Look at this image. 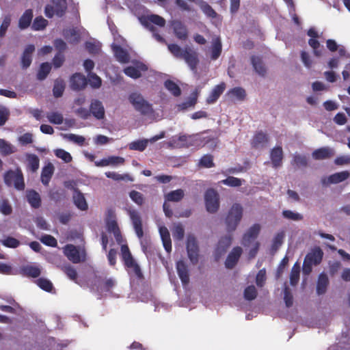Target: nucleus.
<instances>
[{
    "label": "nucleus",
    "mask_w": 350,
    "mask_h": 350,
    "mask_svg": "<svg viewBox=\"0 0 350 350\" xmlns=\"http://www.w3.org/2000/svg\"><path fill=\"white\" fill-rule=\"evenodd\" d=\"M167 48L175 57L184 59L191 70H196L199 59L196 51L189 46L182 49L176 44H168Z\"/></svg>",
    "instance_id": "f257e3e1"
},
{
    "label": "nucleus",
    "mask_w": 350,
    "mask_h": 350,
    "mask_svg": "<svg viewBox=\"0 0 350 350\" xmlns=\"http://www.w3.org/2000/svg\"><path fill=\"white\" fill-rule=\"evenodd\" d=\"M128 214L132 221L135 232L137 237L140 239L142 249L143 252L146 253L150 246V239L147 237H144L141 216L137 211L132 208L128 210Z\"/></svg>",
    "instance_id": "f03ea898"
},
{
    "label": "nucleus",
    "mask_w": 350,
    "mask_h": 350,
    "mask_svg": "<svg viewBox=\"0 0 350 350\" xmlns=\"http://www.w3.org/2000/svg\"><path fill=\"white\" fill-rule=\"evenodd\" d=\"M120 251L122 260L128 273L133 274L139 279L142 278L143 273L141 268L133 257L129 246L126 244L122 245Z\"/></svg>",
    "instance_id": "7ed1b4c3"
},
{
    "label": "nucleus",
    "mask_w": 350,
    "mask_h": 350,
    "mask_svg": "<svg viewBox=\"0 0 350 350\" xmlns=\"http://www.w3.org/2000/svg\"><path fill=\"white\" fill-rule=\"evenodd\" d=\"M128 99L135 111L139 112L141 115L148 116L154 112L152 105L146 100L140 93L132 92L129 94Z\"/></svg>",
    "instance_id": "20e7f679"
},
{
    "label": "nucleus",
    "mask_w": 350,
    "mask_h": 350,
    "mask_svg": "<svg viewBox=\"0 0 350 350\" xmlns=\"http://www.w3.org/2000/svg\"><path fill=\"white\" fill-rule=\"evenodd\" d=\"M242 216L243 207L239 204H234L229 210L225 219L226 230L228 232H231L236 230L238 224L241 220Z\"/></svg>",
    "instance_id": "39448f33"
},
{
    "label": "nucleus",
    "mask_w": 350,
    "mask_h": 350,
    "mask_svg": "<svg viewBox=\"0 0 350 350\" xmlns=\"http://www.w3.org/2000/svg\"><path fill=\"white\" fill-rule=\"evenodd\" d=\"M68 3L66 0H51V3L46 5L44 14L51 18L54 16L62 17L66 12Z\"/></svg>",
    "instance_id": "423d86ee"
},
{
    "label": "nucleus",
    "mask_w": 350,
    "mask_h": 350,
    "mask_svg": "<svg viewBox=\"0 0 350 350\" xmlns=\"http://www.w3.org/2000/svg\"><path fill=\"white\" fill-rule=\"evenodd\" d=\"M4 182L6 185L10 187L14 186V188L18 191H23L25 189V185L24 178L21 170H8L4 175Z\"/></svg>",
    "instance_id": "0eeeda50"
},
{
    "label": "nucleus",
    "mask_w": 350,
    "mask_h": 350,
    "mask_svg": "<svg viewBox=\"0 0 350 350\" xmlns=\"http://www.w3.org/2000/svg\"><path fill=\"white\" fill-rule=\"evenodd\" d=\"M204 200L206 208L211 213H216L219 207L218 193L213 189H208L205 192Z\"/></svg>",
    "instance_id": "6e6552de"
},
{
    "label": "nucleus",
    "mask_w": 350,
    "mask_h": 350,
    "mask_svg": "<svg viewBox=\"0 0 350 350\" xmlns=\"http://www.w3.org/2000/svg\"><path fill=\"white\" fill-rule=\"evenodd\" d=\"M140 22L144 27L152 32H154L156 30V28L153 25H156L160 27H163L166 24L165 20L157 14H150L146 16H142L140 18Z\"/></svg>",
    "instance_id": "1a4fd4ad"
},
{
    "label": "nucleus",
    "mask_w": 350,
    "mask_h": 350,
    "mask_svg": "<svg viewBox=\"0 0 350 350\" xmlns=\"http://www.w3.org/2000/svg\"><path fill=\"white\" fill-rule=\"evenodd\" d=\"M187 251L191 262L196 264L198 261L199 247L196 239L193 234H189L187 237Z\"/></svg>",
    "instance_id": "9d476101"
},
{
    "label": "nucleus",
    "mask_w": 350,
    "mask_h": 350,
    "mask_svg": "<svg viewBox=\"0 0 350 350\" xmlns=\"http://www.w3.org/2000/svg\"><path fill=\"white\" fill-rule=\"evenodd\" d=\"M260 230V226L255 224L251 226L243 237L242 244L244 247H249L252 241L258 237Z\"/></svg>",
    "instance_id": "9b49d317"
},
{
    "label": "nucleus",
    "mask_w": 350,
    "mask_h": 350,
    "mask_svg": "<svg viewBox=\"0 0 350 350\" xmlns=\"http://www.w3.org/2000/svg\"><path fill=\"white\" fill-rule=\"evenodd\" d=\"M148 70V67L146 65L142 63H137L135 66H129L124 68V73L132 78V79H139L142 77V72L146 71Z\"/></svg>",
    "instance_id": "f8f14e48"
},
{
    "label": "nucleus",
    "mask_w": 350,
    "mask_h": 350,
    "mask_svg": "<svg viewBox=\"0 0 350 350\" xmlns=\"http://www.w3.org/2000/svg\"><path fill=\"white\" fill-rule=\"evenodd\" d=\"M70 82L71 89L76 91L84 89L88 83L86 77L79 72L72 75Z\"/></svg>",
    "instance_id": "ddd939ff"
},
{
    "label": "nucleus",
    "mask_w": 350,
    "mask_h": 350,
    "mask_svg": "<svg viewBox=\"0 0 350 350\" xmlns=\"http://www.w3.org/2000/svg\"><path fill=\"white\" fill-rule=\"evenodd\" d=\"M241 247L237 246L234 247L232 251L228 254L226 260L225 261V266L228 269H232L237 264L241 254Z\"/></svg>",
    "instance_id": "4468645a"
},
{
    "label": "nucleus",
    "mask_w": 350,
    "mask_h": 350,
    "mask_svg": "<svg viewBox=\"0 0 350 350\" xmlns=\"http://www.w3.org/2000/svg\"><path fill=\"white\" fill-rule=\"evenodd\" d=\"M232 238L230 235L221 237L215 248V257L219 258L223 256L230 246Z\"/></svg>",
    "instance_id": "2eb2a0df"
},
{
    "label": "nucleus",
    "mask_w": 350,
    "mask_h": 350,
    "mask_svg": "<svg viewBox=\"0 0 350 350\" xmlns=\"http://www.w3.org/2000/svg\"><path fill=\"white\" fill-rule=\"evenodd\" d=\"M349 176L350 173L348 171H342L332 174L327 178H323L321 180V182L324 185L336 184L345 180L349 177Z\"/></svg>",
    "instance_id": "dca6fc26"
},
{
    "label": "nucleus",
    "mask_w": 350,
    "mask_h": 350,
    "mask_svg": "<svg viewBox=\"0 0 350 350\" xmlns=\"http://www.w3.org/2000/svg\"><path fill=\"white\" fill-rule=\"evenodd\" d=\"M90 113L97 120H103L105 118V111L102 102L97 99H93L90 105Z\"/></svg>",
    "instance_id": "f3484780"
},
{
    "label": "nucleus",
    "mask_w": 350,
    "mask_h": 350,
    "mask_svg": "<svg viewBox=\"0 0 350 350\" xmlns=\"http://www.w3.org/2000/svg\"><path fill=\"white\" fill-rule=\"evenodd\" d=\"M172 26L176 37L181 40H185L188 38V30L184 23L180 21H174Z\"/></svg>",
    "instance_id": "a211bd4d"
},
{
    "label": "nucleus",
    "mask_w": 350,
    "mask_h": 350,
    "mask_svg": "<svg viewBox=\"0 0 350 350\" xmlns=\"http://www.w3.org/2000/svg\"><path fill=\"white\" fill-rule=\"evenodd\" d=\"M64 253L68 259L73 263H79L81 261L79 251L72 244L65 246Z\"/></svg>",
    "instance_id": "6ab92c4d"
},
{
    "label": "nucleus",
    "mask_w": 350,
    "mask_h": 350,
    "mask_svg": "<svg viewBox=\"0 0 350 350\" xmlns=\"http://www.w3.org/2000/svg\"><path fill=\"white\" fill-rule=\"evenodd\" d=\"M35 51V46L33 44L27 45L21 56V67L25 70L29 68L32 62V54Z\"/></svg>",
    "instance_id": "aec40b11"
},
{
    "label": "nucleus",
    "mask_w": 350,
    "mask_h": 350,
    "mask_svg": "<svg viewBox=\"0 0 350 350\" xmlns=\"http://www.w3.org/2000/svg\"><path fill=\"white\" fill-rule=\"evenodd\" d=\"M112 50L116 59L120 63L126 64L130 60V55L128 51L118 44L112 45Z\"/></svg>",
    "instance_id": "412c9836"
},
{
    "label": "nucleus",
    "mask_w": 350,
    "mask_h": 350,
    "mask_svg": "<svg viewBox=\"0 0 350 350\" xmlns=\"http://www.w3.org/2000/svg\"><path fill=\"white\" fill-rule=\"evenodd\" d=\"M323 256L322 250L319 247H316L306 254L305 259L316 266L321 262Z\"/></svg>",
    "instance_id": "4be33fe9"
},
{
    "label": "nucleus",
    "mask_w": 350,
    "mask_h": 350,
    "mask_svg": "<svg viewBox=\"0 0 350 350\" xmlns=\"http://www.w3.org/2000/svg\"><path fill=\"white\" fill-rule=\"evenodd\" d=\"M245 90L241 87H236L229 90L226 94V96L232 102L235 100L243 101L246 97Z\"/></svg>",
    "instance_id": "5701e85b"
},
{
    "label": "nucleus",
    "mask_w": 350,
    "mask_h": 350,
    "mask_svg": "<svg viewBox=\"0 0 350 350\" xmlns=\"http://www.w3.org/2000/svg\"><path fill=\"white\" fill-rule=\"evenodd\" d=\"M270 159L274 168L282 165L283 159V150L281 146L274 147L270 152Z\"/></svg>",
    "instance_id": "b1692460"
},
{
    "label": "nucleus",
    "mask_w": 350,
    "mask_h": 350,
    "mask_svg": "<svg viewBox=\"0 0 350 350\" xmlns=\"http://www.w3.org/2000/svg\"><path fill=\"white\" fill-rule=\"evenodd\" d=\"M226 83L221 82L219 84L215 85L212 90L211 92L206 98L207 104H213L215 103L219 96L222 94L226 89Z\"/></svg>",
    "instance_id": "393cba45"
},
{
    "label": "nucleus",
    "mask_w": 350,
    "mask_h": 350,
    "mask_svg": "<svg viewBox=\"0 0 350 350\" xmlns=\"http://www.w3.org/2000/svg\"><path fill=\"white\" fill-rule=\"evenodd\" d=\"M190 136L187 135H180L179 136H174L168 142L169 146L173 148L188 147L191 144L189 142Z\"/></svg>",
    "instance_id": "a878e982"
},
{
    "label": "nucleus",
    "mask_w": 350,
    "mask_h": 350,
    "mask_svg": "<svg viewBox=\"0 0 350 350\" xmlns=\"http://www.w3.org/2000/svg\"><path fill=\"white\" fill-rule=\"evenodd\" d=\"M176 269L183 285H187L189 282V275L185 263L182 260L178 261L176 263Z\"/></svg>",
    "instance_id": "bb28decb"
},
{
    "label": "nucleus",
    "mask_w": 350,
    "mask_h": 350,
    "mask_svg": "<svg viewBox=\"0 0 350 350\" xmlns=\"http://www.w3.org/2000/svg\"><path fill=\"white\" fill-rule=\"evenodd\" d=\"M26 197L27 202L31 206L34 208H38L41 206V198L40 194L33 189L27 191Z\"/></svg>",
    "instance_id": "cd10ccee"
},
{
    "label": "nucleus",
    "mask_w": 350,
    "mask_h": 350,
    "mask_svg": "<svg viewBox=\"0 0 350 350\" xmlns=\"http://www.w3.org/2000/svg\"><path fill=\"white\" fill-rule=\"evenodd\" d=\"M159 234L165 250L167 252H170L172 251V241L168 229L165 226H161Z\"/></svg>",
    "instance_id": "c85d7f7f"
},
{
    "label": "nucleus",
    "mask_w": 350,
    "mask_h": 350,
    "mask_svg": "<svg viewBox=\"0 0 350 350\" xmlns=\"http://www.w3.org/2000/svg\"><path fill=\"white\" fill-rule=\"evenodd\" d=\"M54 166L51 163H49L42 168L41 172V181L44 185L47 186L49 185L54 173Z\"/></svg>",
    "instance_id": "c756f323"
},
{
    "label": "nucleus",
    "mask_w": 350,
    "mask_h": 350,
    "mask_svg": "<svg viewBox=\"0 0 350 350\" xmlns=\"http://www.w3.org/2000/svg\"><path fill=\"white\" fill-rule=\"evenodd\" d=\"M33 14L31 9H28L25 11L18 21V27L21 29H27L32 21Z\"/></svg>",
    "instance_id": "7c9ffc66"
},
{
    "label": "nucleus",
    "mask_w": 350,
    "mask_h": 350,
    "mask_svg": "<svg viewBox=\"0 0 350 350\" xmlns=\"http://www.w3.org/2000/svg\"><path fill=\"white\" fill-rule=\"evenodd\" d=\"M211 58L216 60L220 56L222 51V44L219 37L214 38L212 41Z\"/></svg>",
    "instance_id": "2f4dec72"
},
{
    "label": "nucleus",
    "mask_w": 350,
    "mask_h": 350,
    "mask_svg": "<svg viewBox=\"0 0 350 350\" xmlns=\"http://www.w3.org/2000/svg\"><path fill=\"white\" fill-rule=\"evenodd\" d=\"M333 155L332 150L327 147L320 148L315 150L312 156L316 160H322L330 158Z\"/></svg>",
    "instance_id": "473e14b6"
},
{
    "label": "nucleus",
    "mask_w": 350,
    "mask_h": 350,
    "mask_svg": "<svg viewBox=\"0 0 350 350\" xmlns=\"http://www.w3.org/2000/svg\"><path fill=\"white\" fill-rule=\"evenodd\" d=\"M73 200L76 206L81 210L86 211L88 208V204L86 202L85 198L83 194L78 190L75 191L73 195Z\"/></svg>",
    "instance_id": "72a5a7b5"
},
{
    "label": "nucleus",
    "mask_w": 350,
    "mask_h": 350,
    "mask_svg": "<svg viewBox=\"0 0 350 350\" xmlns=\"http://www.w3.org/2000/svg\"><path fill=\"white\" fill-rule=\"evenodd\" d=\"M329 284V280L327 275L321 273L318 278L317 285V293L318 295H323L327 291V287Z\"/></svg>",
    "instance_id": "f704fd0d"
},
{
    "label": "nucleus",
    "mask_w": 350,
    "mask_h": 350,
    "mask_svg": "<svg viewBox=\"0 0 350 350\" xmlns=\"http://www.w3.org/2000/svg\"><path fill=\"white\" fill-rule=\"evenodd\" d=\"M252 64L255 71L260 76H265L266 74V68L260 57L253 55L251 57Z\"/></svg>",
    "instance_id": "c9c22d12"
},
{
    "label": "nucleus",
    "mask_w": 350,
    "mask_h": 350,
    "mask_svg": "<svg viewBox=\"0 0 350 350\" xmlns=\"http://www.w3.org/2000/svg\"><path fill=\"white\" fill-rule=\"evenodd\" d=\"M268 142V137L267 134L262 131L257 132L252 140V146L254 148H258Z\"/></svg>",
    "instance_id": "e433bc0d"
},
{
    "label": "nucleus",
    "mask_w": 350,
    "mask_h": 350,
    "mask_svg": "<svg viewBox=\"0 0 350 350\" xmlns=\"http://www.w3.org/2000/svg\"><path fill=\"white\" fill-rule=\"evenodd\" d=\"M184 191L178 189L169 192L165 196V199L167 202H180L184 197Z\"/></svg>",
    "instance_id": "4c0bfd02"
},
{
    "label": "nucleus",
    "mask_w": 350,
    "mask_h": 350,
    "mask_svg": "<svg viewBox=\"0 0 350 350\" xmlns=\"http://www.w3.org/2000/svg\"><path fill=\"white\" fill-rule=\"evenodd\" d=\"M164 86L174 96H179L181 94L180 87L170 79L165 81Z\"/></svg>",
    "instance_id": "58836bf2"
},
{
    "label": "nucleus",
    "mask_w": 350,
    "mask_h": 350,
    "mask_svg": "<svg viewBox=\"0 0 350 350\" xmlns=\"http://www.w3.org/2000/svg\"><path fill=\"white\" fill-rule=\"evenodd\" d=\"M23 273L28 277L36 278L41 273L40 269L37 266L27 265L23 268Z\"/></svg>",
    "instance_id": "ea45409f"
},
{
    "label": "nucleus",
    "mask_w": 350,
    "mask_h": 350,
    "mask_svg": "<svg viewBox=\"0 0 350 350\" xmlns=\"http://www.w3.org/2000/svg\"><path fill=\"white\" fill-rule=\"evenodd\" d=\"M299 273L300 266L298 262H295L292 267L290 274V283L292 286H295L297 284L299 280Z\"/></svg>",
    "instance_id": "a19ab883"
},
{
    "label": "nucleus",
    "mask_w": 350,
    "mask_h": 350,
    "mask_svg": "<svg viewBox=\"0 0 350 350\" xmlns=\"http://www.w3.org/2000/svg\"><path fill=\"white\" fill-rule=\"evenodd\" d=\"M172 235L175 240L182 241L185 236V229L182 224H174L172 228Z\"/></svg>",
    "instance_id": "79ce46f5"
},
{
    "label": "nucleus",
    "mask_w": 350,
    "mask_h": 350,
    "mask_svg": "<svg viewBox=\"0 0 350 350\" xmlns=\"http://www.w3.org/2000/svg\"><path fill=\"white\" fill-rule=\"evenodd\" d=\"M62 270L70 280L77 282L78 274L72 266L69 264L64 265L62 267Z\"/></svg>",
    "instance_id": "37998d69"
},
{
    "label": "nucleus",
    "mask_w": 350,
    "mask_h": 350,
    "mask_svg": "<svg viewBox=\"0 0 350 350\" xmlns=\"http://www.w3.org/2000/svg\"><path fill=\"white\" fill-rule=\"evenodd\" d=\"M51 70V66L48 62L41 64L38 72L37 73V78L39 80H44L46 78Z\"/></svg>",
    "instance_id": "c03bdc74"
},
{
    "label": "nucleus",
    "mask_w": 350,
    "mask_h": 350,
    "mask_svg": "<svg viewBox=\"0 0 350 350\" xmlns=\"http://www.w3.org/2000/svg\"><path fill=\"white\" fill-rule=\"evenodd\" d=\"M105 176L114 180H133V178L128 174H120L115 172H105Z\"/></svg>",
    "instance_id": "a18cd8bd"
},
{
    "label": "nucleus",
    "mask_w": 350,
    "mask_h": 350,
    "mask_svg": "<svg viewBox=\"0 0 350 350\" xmlns=\"http://www.w3.org/2000/svg\"><path fill=\"white\" fill-rule=\"evenodd\" d=\"M148 141L147 139H141L132 142L129 144V148L132 150L144 151L147 146Z\"/></svg>",
    "instance_id": "49530a36"
},
{
    "label": "nucleus",
    "mask_w": 350,
    "mask_h": 350,
    "mask_svg": "<svg viewBox=\"0 0 350 350\" xmlns=\"http://www.w3.org/2000/svg\"><path fill=\"white\" fill-rule=\"evenodd\" d=\"M47 25L48 21L40 16L35 18L31 28L35 31H40L44 29Z\"/></svg>",
    "instance_id": "de8ad7c7"
},
{
    "label": "nucleus",
    "mask_w": 350,
    "mask_h": 350,
    "mask_svg": "<svg viewBox=\"0 0 350 350\" xmlns=\"http://www.w3.org/2000/svg\"><path fill=\"white\" fill-rule=\"evenodd\" d=\"M65 89V83L63 80H56L53 88V93L55 97L59 98L63 95Z\"/></svg>",
    "instance_id": "09e8293b"
},
{
    "label": "nucleus",
    "mask_w": 350,
    "mask_h": 350,
    "mask_svg": "<svg viewBox=\"0 0 350 350\" xmlns=\"http://www.w3.org/2000/svg\"><path fill=\"white\" fill-rule=\"evenodd\" d=\"M14 152V147L5 139H0V153L3 156L9 155Z\"/></svg>",
    "instance_id": "8fccbe9b"
},
{
    "label": "nucleus",
    "mask_w": 350,
    "mask_h": 350,
    "mask_svg": "<svg viewBox=\"0 0 350 350\" xmlns=\"http://www.w3.org/2000/svg\"><path fill=\"white\" fill-rule=\"evenodd\" d=\"M36 283L41 289L46 292H51L53 289L52 282L48 279L40 278L36 281Z\"/></svg>",
    "instance_id": "3c124183"
},
{
    "label": "nucleus",
    "mask_w": 350,
    "mask_h": 350,
    "mask_svg": "<svg viewBox=\"0 0 350 350\" xmlns=\"http://www.w3.org/2000/svg\"><path fill=\"white\" fill-rule=\"evenodd\" d=\"M200 8L202 11L208 16L212 18H216L217 12L213 9V8L205 1H201L200 3Z\"/></svg>",
    "instance_id": "603ef678"
},
{
    "label": "nucleus",
    "mask_w": 350,
    "mask_h": 350,
    "mask_svg": "<svg viewBox=\"0 0 350 350\" xmlns=\"http://www.w3.org/2000/svg\"><path fill=\"white\" fill-rule=\"evenodd\" d=\"M27 161L28 167L32 172H36L39 168L40 161L37 155L29 154Z\"/></svg>",
    "instance_id": "864d4df0"
},
{
    "label": "nucleus",
    "mask_w": 350,
    "mask_h": 350,
    "mask_svg": "<svg viewBox=\"0 0 350 350\" xmlns=\"http://www.w3.org/2000/svg\"><path fill=\"white\" fill-rule=\"evenodd\" d=\"M282 216L285 219L292 221H301L304 219V217L301 214L293 212L290 210H284L282 211Z\"/></svg>",
    "instance_id": "5fc2aeb1"
},
{
    "label": "nucleus",
    "mask_w": 350,
    "mask_h": 350,
    "mask_svg": "<svg viewBox=\"0 0 350 350\" xmlns=\"http://www.w3.org/2000/svg\"><path fill=\"white\" fill-rule=\"evenodd\" d=\"M49 121L55 124H61L64 121V117L62 113L58 112H51L46 116Z\"/></svg>",
    "instance_id": "6e6d98bb"
},
{
    "label": "nucleus",
    "mask_w": 350,
    "mask_h": 350,
    "mask_svg": "<svg viewBox=\"0 0 350 350\" xmlns=\"http://www.w3.org/2000/svg\"><path fill=\"white\" fill-rule=\"evenodd\" d=\"M199 165L206 168L214 167L213 157L211 154L204 155L199 161Z\"/></svg>",
    "instance_id": "4d7b16f0"
},
{
    "label": "nucleus",
    "mask_w": 350,
    "mask_h": 350,
    "mask_svg": "<svg viewBox=\"0 0 350 350\" xmlns=\"http://www.w3.org/2000/svg\"><path fill=\"white\" fill-rule=\"evenodd\" d=\"M129 197L138 206H142L144 203V196L139 191L132 190L129 193Z\"/></svg>",
    "instance_id": "13d9d810"
},
{
    "label": "nucleus",
    "mask_w": 350,
    "mask_h": 350,
    "mask_svg": "<svg viewBox=\"0 0 350 350\" xmlns=\"http://www.w3.org/2000/svg\"><path fill=\"white\" fill-rule=\"evenodd\" d=\"M88 81L93 88H99L102 85V80L96 74L90 72L88 74Z\"/></svg>",
    "instance_id": "bf43d9fd"
},
{
    "label": "nucleus",
    "mask_w": 350,
    "mask_h": 350,
    "mask_svg": "<svg viewBox=\"0 0 350 350\" xmlns=\"http://www.w3.org/2000/svg\"><path fill=\"white\" fill-rule=\"evenodd\" d=\"M257 296V291L254 286H248L244 290V297L245 299L252 301L256 299Z\"/></svg>",
    "instance_id": "052dcab7"
},
{
    "label": "nucleus",
    "mask_w": 350,
    "mask_h": 350,
    "mask_svg": "<svg viewBox=\"0 0 350 350\" xmlns=\"http://www.w3.org/2000/svg\"><path fill=\"white\" fill-rule=\"evenodd\" d=\"M221 183L225 185L234 187H239L242 185V180L234 176H228L227 178L222 180Z\"/></svg>",
    "instance_id": "680f3d73"
},
{
    "label": "nucleus",
    "mask_w": 350,
    "mask_h": 350,
    "mask_svg": "<svg viewBox=\"0 0 350 350\" xmlns=\"http://www.w3.org/2000/svg\"><path fill=\"white\" fill-rule=\"evenodd\" d=\"M55 154L57 157L62 159L66 163H70L72 161V158L70 154L63 149L55 150Z\"/></svg>",
    "instance_id": "e2e57ef3"
},
{
    "label": "nucleus",
    "mask_w": 350,
    "mask_h": 350,
    "mask_svg": "<svg viewBox=\"0 0 350 350\" xmlns=\"http://www.w3.org/2000/svg\"><path fill=\"white\" fill-rule=\"evenodd\" d=\"M62 135L65 139L79 145H83L85 142V138L83 136L77 135L72 133L64 134Z\"/></svg>",
    "instance_id": "0e129e2a"
},
{
    "label": "nucleus",
    "mask_w": 350,
    "mask_h": 350,
    "mask_svg": "<svg viewBox=\"0 0 350 350\" xmlns=\"http://www.w3.org/2000/svg\"><path fill=\"white\" fill-rule=\"evenodd\" d=\"M40 241L43 244L47 246L56 247L57 245V241L55 238L49 234L42 236Z\"/></svg>",
    "instance_id": "69168bd1"
},
{
    "label": "nucleus",
    "mask_w": 350,
    "mask_h": 350,
    "mask_svg": "<svg viewBox=\"0 0 350 350\" xmlns=\"http://www.w3.org/2000/svg\"><path fill=\"white\" fill-rule=\"evenodd\" d=\"M284 300L287 308H290L293 304V297L288 286L284 289Z\"/></svg>",
    "instance_id": "338daca9"
},
{
    "label": "nucleus",
    "mask_w": 350,
    "mask_h": 350,
    "mask_svg": "<svg viewBox=\"0 0 350 350\" xmlns=\"http://www.w3.org/2000/svg\"><path fill=\"white\" fill-rule=\"evenodd\" d=\"M284 238V232L277 233L273 239L272 248L277 250L282 244Z\"/></svg>",
    "instance_id": "774afa93"
}]
</instances>
